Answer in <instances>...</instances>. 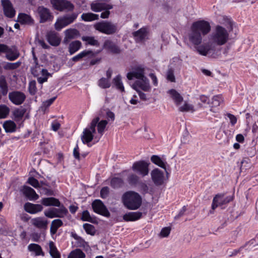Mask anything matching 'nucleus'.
Masks as SVG:
<instances>
[{
	"label": "nucleus",
	"mask_w": 258,
	"mask_h": 258,
	"mask_svg": "<svg viewBox=\"0 0 258 258\" xmlns=\"http://www.w3.org/2000/svg\"><path fill=\"white\" fill-rule=\"evenodd\" d=\"M106 114L107 120H100L99 117H96L84 129L81 135V140L84 144L91 147L90 143L92 141L94 144L99 142L104 133L108 122H112L115 119L114 114Z\"/></svg>",
	"instance_id": "1"
},
{
	"label": "nucleus",
	"mask_w": 258,
	"mask_h": 258,
	"mask_svg": "<svg viewBox=\"0 0 258 258\" xmlns=\"http://www.w3.org/2000/svg\"><path fill=\"white\" fill-rule=\"evenodd\" d=\"M210 24L205 20H199L194 22L191 26V32L189 35V41L195 45L201 44L202 35L208 34L211 31Z\"/></svg>",
	"instance_id": "2"
},
{
	"label": "nucleus",
	"mask_w": 258,
	"mask_h": 258,
	"mask_svg": "<svg viewBox=\"0 0 258 258\" xmlns=\"http://www.w3.org/2000/svg\"><path fill=\"white\" fill-rule=\"evenodd\" d=\"M121 200L124 207L131 210H137L142 203L141 196L138 192L132 190L124 192Z\"/></svg>",
	"instance_id": "3"
},
{
	"label": "nucleus",
	"mask_w": 258,
	"mask_h": 258,
	"mask_svg": "<svg viewBox=\"0 0 258 258\" xmlns=\"http://www.w3.org/2000/svg\"><path fill=\"white\" fill-rule=\"evenodd\" d=\"M229 35V32L226 28L222 26L217 25L211 35V40L213 44L221 46L227 43Z\"/></svg>",
	"instance_id": "4"
},
{
	"label": "nucleus",
	"mask_w": 258,
	"mask_h": 258,
	"mask_svg": "<svg viewBox=\"0 0 258 258\" xmlns=\"http://www.w3.org/2000/svg\"><path fill=\"white\" fill-rule=\"evenodd\" d=\"M94 27L95 30L106 35H112L117 31V24L107 21L97 22L94 24Z\"/></svg>",
	"instance_id": "5"
},
{
	"label": "nucleus",
	"mask_w": 258,
	"mask_h": 258,
	"mask_svg": "<svg viewBox=\"0 0 258 258\" xmlns=\"http://www.w3.org/2000/svg\"><path fill=\"white\" fill-rule=\"evenodd\" d=\"M196 51L200 55L203 56L210 55L211 57L215 58L217 55L216 48L212 43H207L204 44L198 45H194Z\"/></svg>",
	"instance_id": "6"
},
{
	"label": "nucleus",
	"mask_w": 258,
	"mask_h": 258,
	"mask_svg": "<svg viewBox=\"0 0 258 258\" xmlns=\"http://www.w3.org/2000/svg\"><path fill=\"white\" fill-rule=\"evenodd\" d=\"M78 14L73 13L71 14L65 15L62 17L58 18L54 24L55 29L57 31H60L63 28L73 23L77 18Z\"/></svg>",
	"instance_id": "7"
},
{
	"label": "nucleus",
	"mask_w": 258,
	"mask_h": 258,
	"mask_svg": "<svg viewBox=\"0 0 258 258\" xmlns=\"http://www.w3.org/2000/svg\"><path fill=\"white\" fill-rule=\"evenodd\" d=\"M5 54V57L10 61L16 60L20 56L19 51L15 47L11 48L5 44L0 43V55Z\"/></svg>",
	"instance_id": "8"
},
{
	"label": "nucleus",
	"mask_w": 258,
	"mask_h": 258,
	"mask_svg": "<svg viewBox=\"0 0 258 258\" xmlns=\"http://www.w3.org/2000/svg\"><path fill=\"white\" fill-rule=\"evenodd\" d=\"M234 195L225 197L224 194H218L214 197L211 206L212 209L214 210L219 206L225 205L233 200Z\"/></svg>",
	"instance_id": "9"
},
{
	"label": "nucleus",
	"mask_w": 258,
	"mask_h": 258,
	"mask_svg": "<svg viewBox=\"0 0 258 258\" xmlns=\"http://www.w3.org/2000/svg\"><path fill=\"white\" fill-rule=\"evenodd\" d=\"M59 207V208H52L45 210L44 212V215L49 218L64 217L68 214V211L63 205Z\"/></svg>",
	"instance_id": "10"
},
{
	"label": "nucleus",
	"mask_w": 258,
	"mask_h": 258,
	"mask_svg": "<svg viewBox=\"0 0 258 258\" xmlns=\"http://www.w3.org/2000/svg\"><path fill=\"white\" fill-rule=\"evenodd\" d=\"M50 3L55 10L60 12L73 11L74 9V5L67 0H50Z\"/></svg>",
	"instance_id": "11"
},
{
	"label": "nucleus",
	"mask_w": 258,
	"mask_h": 258,
	"mask_svg": "<svg viewBox=\"0 0 258 258\" xmlns=\"http://www.w3.org/2000/svg\"><path fill=\"white\" fill-rule=\"evenodd\" d=\"M149 164L145 161H139L133 163L132 170L142 175L145 176L149 173Z\"/></svg>",
	"instance_id": "12"
},
{
	"label": "nucleus",
	"mask_w": 258,
	"mask_h": 258,
	"mask_svg": "<svg viewBox=\"0 0 258 258\" xmlns=\"http://www.w3.org/2000/svg\"><path fill=\"white\" fill-rule=\"evenodd\" d=\"M92 207L95 213L105 217H109L110 213L100 200H95L92 204Z\"/></svg>",
	"instance_id": "13"
},
{
	"label": "nucleus",
	"mask_w": 258,
	"mask_h": 258,
	"mask_svg": "<svg viewBox=\"0 0 258 258\" xmlns=\"http://www.w3.org/2000/svg\"><path fill=\"white\" fill-rule=\"evenodd\" d=\"M9 98L13 104L19 105L24 102L26 96L23 92L15 91L9 93Z\"/></svg>",
	"instance_id": "14"
},
{
	"label": "nucleus",
	"mask_w": 258,
	"mask_h": 258,
	"mask_svg": "<svg viewBox=\"0 0 258 258\" xmlns=\"http://www.w3.org/2000/svg\"><path fill=\"white\" fill-rule=\"evenodd\" d=\"M103 49L113 54H119L121 50L120 47L114 42L110 40H106L103 45Z\"/></svg>",
	"instance_id": "15"
},
{
	"label": "nucleus",
	"mask_w": 258,
	"mask_h": 258,
	"mask_svg": "<svg viewBox=\"0 0 258 258\" xmlns=\"http://www.w3.org/2000/svg\"><path fill=\"white\" fill-rule=\"evenodd\" d=\"M151 179L156 186L163 184L164 181V172L158 168L153 170L151 172Z\"/></svg>",
	"instance_id": "16"
},
{
	"label": "nucleus",
	"mask_w": 258,
	"mask_h": 258,
	"mask_svg": "<svg viewBox=\"0 0 258 258\" xmlns=\"http://www.w3.org/2000/svg\"><path fill=\"white\" fill-rule=\"evenodd\" d=\"M2 5L5 15L10 18H13L15 15L16 12L10 1L2 0Z\"/></svg>",
	"instance_id": "17"
},
{
	"label": "nucleus",
	"mask_w": 258,
	"mask_h": 258,
	"mask_svg": "<svg viewBox=\"0 0 258 258\" xmlns=\"http://www.w3.org/2000/svg\"><path fill=\"white\" fill-rule=\"evenodd\" d=\"M38 11L40 16V23H45L47 21H52L53 16L48 9L43 7H39Z\"/></svg>",
	"instance_id": "18"
},
{
	"label": "nucleus",
	"mask_w": 258,
	"mask_h": 258,
	"mask_svg": "<svg viewBox=\"0 0 258 258\" xmlns=\"http://www.w3.org/2000/svg\"><path fill=\"white\" fill-rule=\"evenodd\" d=\"M47 40L52 46H58L60 43L61 39L57 33L54 31H49L46 35Z\"/></svg>",
	"instance_id": "19"
},
{
	"label": "nucleus",
	"mask_w": 258,
	"mask_h": 258,
	"mask_svg": "<svg viewBox=\"0 0 258 258\" xmlns=\"http://www.w3.org/2000/svg\"><path fill=\"white\" fill-rule=\"evenodd\" d=\"M148 34V29L143 27L138 31L133 32V35L136 42H142L145 40Z\"/></svg>",
	"instance_id": "20"
},
{
	"label": "nucleus",
	"mask_w": 258,
	"mask_h": 258,
	"mask_svg": "<svg viewBox=\"0 0 258 258\" xmlns=\"http://www.w3.org/2000/svg\"><path fill=\"white\" fill-rule=\"evenodd\" d=\"M22 191L23 195L30 201H36L39 198V196L32 188L24 186Z\"/></svg>",
	"instance_id": "21"
},
{
	"label": "nucleus",
	"mask_w": 258,
	"mask_h": 258,
	"mask_svg": "<svg viewBox=\"0 0 258 258\" xmlns=\"http://www.w3.org/2000/svg\"><path fill=\"white\" fill-rule=\"evenodd\" d=\"M21 64V62L18 61L16 62H9L3 61L0 63V75L3 73V69L5 70H14L18 69Z\"/></svg>",
	"instance_id": "22"
},
{
	"label": "nucleus",
	"mask_w": 258,
	"mask_h": 258,
	"mask_svg": "<svg viewBox=\"0 0 258 258\" xmlns=\"http://www.w3.org/2000/svg\"><path fill=\"white\" fill-rule=\"evenodd\" d=\"M65 37L63 41L65 43H68L72 39H75L80 36L79 31L74 28H70L64 31Z\"/></svg>",
	"instance_id": "23"
},
{
	"label": "nucleus",
	"mask_w": 258,
	"mask_h": 258,
	"mask_svg": "<svg viewBox=\"0 0 258 258\" xmlns=\"http://www.w3.org/2000/svg\"><path fill=\"white\" fill-rule=\"evenodd\" d=\"M25 210L31 214H36L43 210V207L40 204L26 203L24 205Z\"/></svg>",
	"instance_id": "24"
},
{
	"label": "nucleus",
	"mask_w": 258,
	"mask_h": 258,
	"mask_svg": "<svg viewBox=\"0 0 258 258\" xmlns=\"http://www.w3.org/2000/svg\"><path fill=\"white\" fill-rule=\"evenodd\" d=\"M112 8V5L103 3H97L92 4L91 5V10L95 12H101L104 10H110Z\"/></svg>",
	"instance_id": "25"
},
{
	"label": "nucleus",
	"mask_w": 258,
	"mask_h": 258,
	"mask_svg": "<svg viewBox=\"0 0 258 258\" xmlns=\"http://www.w3.org/2000/svg\"><path fill=\"white\" fill-rule=\"evenodd\" d=\"M41 203L45 206H54L59 207L60 206L59 201L53 197L42 198Z\"/></svg>",
	"instance_id": "26"
},
{
	"label": "nucleus",
	"mask_w": 258,
	"mask_h": 258,
	"mask_svg": "<svg viewBox=\"0 0 258 258\" xmlns=\"http://www.w3.org/2000/svg\"><path fill=\"white\" fill-rule=\"evenodd\" d=\"M142 216L141 212H131L125 214L123 216V219L125 221H134L140 219Z\"/></svg>",
	"instance_id": "27"
},
{
	"label": "nucleus",
	"mask_w": 258,
	"mask_h": 258,
	"mask_svg": "<svg viewBox=\"0 0 258 258\" xmlns=\"http://www.w3.org/2000/svg\"><path fill=\"white\" fill-rule=\"evenodd\" d=\"M24 114H12L11 118L14 120L19 128L23 126V122L25 119L29 118V114L24 116Z\"/></svg>",
	"instance_id": "28"
},
{
	"label": "nucleus",
	"mask_w": 258,
	"mask_h": 258,
	"mask_svg": "<svg viewBox=\"0 0 258 258\" xmlns=\"http://www.w3.org/2000/svg\"><path fill=\"white\" fill-rule=\"evenodd\" d=\"M17 21L21 24L31 25L34 21L31 17L25 13H20L18 16Z\"/></svg>",
	"instance_id": "29"
},
{
	"label": "nucleus",
	"mask_w": 258,
	"mask_h": 258,
	"mask_svg": "<svg viewBox=\"0 0 258 258\" xmlns=\"http://www.w3.org/2000/svg\"><path fill=\"white\" fill-rule=\"evenodd\" d=\"M3 126L7 133H14L16 131L17 125L13 120H8L5 121Z\"/></svg>",
	"instance_id": "30"
},
{
	"label": "nucleus",
	"mask_w": 258,
	"mask_h": 258,
	"mask_svg": "<svg viewBox=\"0 0 258 258\" xmlns=\"http://www.w3.org/2000/svg\"><path fill=\"white\" fill-rule=\"evenodd\" d=\"M223 102L224 98L223 97L222 95L219 94L213 96V97L212 99V102L211 104V109H210V110L213 112H215L213 110V108L220 106L221 104L223 103Z\"/></svg>",
	"instance_id": "31"
},
{
	"label": "nucleus",
	"mask_w": 258,
	"mask_h": 258,
	"mask_svg": "<svg viewBox=\"0 0 258 258\" xmlns=\"http://www.w3.org/2000/svg\"><path fill=\"white\" fill-rule=\"evenodd\" d=\"M127 182L132 187H136L141 181L140 177L135 173H130L128 175Z\"/></svg>",
	"instance_id": "32"
},
{
	"label": "nucleus",
	"mask_w": 258,
	"mask_h": 258,
	"mask_svg": "<svg viewBox=\"0 0 258 258\" xmlns=\"http://www.w3.org/2000/svg\"><path fill=\"white\" fill-rule=\"evenodd\" d=\"M29 251L34 253L36 256L43 255L44 253L41 247L38 244L31 243L28 246Z\"/></svg>",
	"instance_id": "33"
},
{
	"label": "nucleus",
	"mask_w": 258,
	"mask_h": 258,
	"mask_svg": "<svg viewBox=\"0 0 258 258\" xmlns=\"http://www.w3.org/2000/svg\"><path fill=\"white\" fill-rule=\"evenodd\" d=\"M168 93L170 95L171 97L177 105H179L183 101V97L175 89H172L169 90Z\"/></svg>",
	"instance_id": "34"
},
{
	"label": "nucleus",
	"mask_w": 258,
	"mask_h": 258,
	"mask_svg": "<svg viewBox=\"0 0 258 258\" xmlns=\"http://www.w3.org/2000/svg\"><path fill=\"white\" fill-rule=\"evenodd\" d=\"M63 225V222L59 219H56L53 220L51 224L50 228V232L51 235L55 234L58 229L62 226Z\"/></svg>",
	"instance_id": "35"
},
{
	"label": "nucleus",
	"mask_w": 258,
	"mask_h": 258,
	"mask_svg": "<svg viewBox=\"0 0 258 258\" xmlns=\"http://www.w3.org/2000/svg\"><path fill=\"white\" fill-rule=\"evenodd\" d=\"M110 186L114 189L122 187L124 185L123 180L118 177H114L110 180Z\"/></svg>",
	"instance_id": "36"
},
{
	"label": "nucleus",
	"mask_w": 258,
	"mask_h": 258,
	"mask_svg": "<svg viewBox=\"0 0 258 258\" xmlns=\"http://www.w3.org/2000/svg\"><path fill=\"white\" fill-rule=\"evenodd\" d=\"M32 224L38 228H44L46 227L47 221L42 217H37L32 220Z\"/></svg>",
	"instance_id": "37"
},
{
	"label": "nucleus",
	"mask_w": 258,
	"mask_h": 258,
	"mask_svg": "<svg viewBox=\"0 0 258 258\" xmlns=\"http://www.w3.org/2000/svg\"><path fill=\"white\" fill-rule=\"evenodd\" d=\"M88 55H90V56L93 57L94 56V53L92 50H85L81 52L80 53H79L76 56H74L72 58V59L73 61L76 62V61H79L81 59H82L84 57H85V56H87Z\"/></svg>",
	"instance_id": "38"
},
{
	"label": "nucleus",
	"mask_w": 258,
	"mask_h": 258,
	"mask_svg": "<svg viewBox=\"0 0 258 258\" xmlns=\"http://www.w3.org/2000/svg\"><path fill=\"white\" fill-rule=\"evenodd\" d=\"M40 72L41 76L37 77V82L40 84L47 82L48 78L52 76V75L46 69H42Z\"/></svg>",
	"instance_id": "39"
},
{
	"label": "nucleus",
	"mask_w": 258,
	"mask_h": 258,
	"mask_svg": "<svg viewBox=\"0 0 258 258\" xmlns=\"http://www.w3.org/2000/svg\"><path fill=\"white\" fill-rule=\"evenodd\" d=\"M82 43L79 40H75L69 44V51L71 55L74 54L78 50H79L81 47Z\"/></svg>",
	"instance_id": "40"
},
{
	"label": "nucleus",
	"mask_w": 258,
	"mask_h": 258,
	"mask_svg": "<svg viewBox=\"0 0 258 258\" xmlns=\"http://www.w3.org/2000/svg\"><path fill=\"white\" fill-rule=\"evenodd\" d=\"M152 162L166 170V162L158 155H153L151 158Z\"/></svg>",
	"instance_id": "41"
},
{
	"label": "nucleus",
	"mask_w": 258,
	"mask_h": 258,
	"mask_svg": "<svg viewBox=\"0 0 258 258\" xmlns=\"http://www.w3.org/2000/svg\"><path fill=\"white\" fill-rule=\"evenodd\" d=\"M82 19L85 22H91L99 19V15L92 13H83L81 15Z\"/></svg>",
	"instance_id": "42"
},
{
	"label": "nucleus",
	"mask_w": 258,
	"mask_h": 258,
	"mask_svg": "<svg viewBox=\"0 0 258 258\" xmlns=\"http://www.w3.org/2000/svg\"><path fill=\"white\" fill-rule=\"evenodd\" d=\"M49 253L52 258H60V254L53 242L50 241L49 242Z\"/></svg>",
	"instance_id": "43"
},
{
	"label": "nucleus",
	"mask_w": 258,
	"mask_h": 258,
	"mask_svg": "<svg viewBox=\"0 0 258 258\" xmlns=\"http://www.w3.org/2000/svg\"><path fill=\"white\" fill-rule=\"evenodd\" d=\"M113 83L115 86L116 88L119 90L121 92L124 91V88L121 81V77L120 75H117L113 79Z\"/></svg>",
	"instance_id": "44"
},
{
	"label": "nucleus",
	"mask_w": 258,
	"mask_h": 258,
	"mask_svg": "<svg viewBox=\"0 0 258 258\" xmlns=\"http://www.w3.org/2000/svg\"><path fill=\"white\" fill-rule=\"evenodd\" d=\"M133 72L135 78L142 80L145 78L144 68L141 67H137Z\"/></svg>",
	"instance_id": "45"
},
{
	"label": "nucleus",
	"mask_w": 258,
	"mask_h": 258,
	"mask_svg": "<svg viewBox=\"0 0 258 258\" xmlns=\"http://www.w3.org/2000/svg\"><path fill=\"white\" fill-rule=\"evenodd\" d=\"M85 254L80 249L72 251L68 258H85Z\"/></svg>",
	"instance_id": "46"
},
{
	"label": "nucleus",
	"mask_w": 258,
	"mask_h": 258,
	"mask_svg": "<svg viewBox=\"0 0 258 258\" xmlns=\"http://www.w3.org/2000/svg\"><path fill=\"white\" fill-rule=\"evenodd\" d=\"M98 85L102 89H107L111 86V83L108 79L102 77L98 80Z\"/></svg>",
	"instance_id": "47"
},
{
	"label": "nucleus",
	"mask_w": 258,
	"mask_h": 258,
	"mask_svg": "<svg viewBox=\"0 0 258 258\" xmlns=\"http://www.w3.org/2000/svg\"><path fill=\"white\" fill-rule=\"evenodd\" d=\"M82 40L84 41L87 42V43L89 45L92 46H99V43L98 41L94 38V37L92 36H83L82 37Z\"/></svg>",
	"instance_id": "48"
},
{
	"label": "nucleus",
	"mask_w": 258,
	"mask_h": 258,
	"mask_svg": "<svg viewBox=\"0 0 258 258\" xmlns=\"http://www.w3.org/2000/svg\"><path fill=\"white\" fill-rule=\"evenodd\" d=\"M83 228L88 234L94 235L95 233V229L93 225L85 223L83 224Z\"/></svg>",
	"instance_id": "49"
},
{
	"label": "nucleus",
	"mask_w": 258,
	"mask_h": 258,
	"mask_svg": "<svg viewBox=\"0 0 258 258\" xmlns=\"http://www.w3.org/2000/svg\"><path fill=\"white\" fill-rule=\"evenodd\" d=\"M180 111H195L194 106L192 104L185 102L183 105L181 106L179 108Z\"/></svg>",
	"instance_id": "50"
},
{
	"label": "nucleus",
	"mask_w": 258,
	"mask_h": 258,
	"mask_svg": "<svg viewBox=\"0 0 258 258\" xmlns=\"http://www.w3.org/2000/svg\"><path fill=\"white\" fill-rule=\"evenodd\" d=\"M81 219L83 221H88L90 222H92L93 220L91 217L90 213L88 210L84 211L82 214V217Z\"/></svg>",
	"instance_id": "51"
},
{
	"label": "nucleus",
	"mask_w": 258,
	"mask_h": 258,
	"mask_svg": "<svg viewBox=\"0 0 258 258\" xmlns=\"http://www.w3.org/2000/svg\"><path fill=\"white\" fill-rule=\"evenodd\" d=\"M136 84L140 88L145 91H149L150 89V87L148 83L146 82H142L140 81H137L136 82Z\"/></svg>",
	"instance_id": "52"
},
{
	"label": "nucleus",
	"mask_w": 258,
	"mask_h": 258,
	"mask_svg": "<svg viewBox=\"0 0 258 258\" xmlns=\"http://www.w3.org/2000/svg\"><path fill=\"white\" fill-rule=\"evenodd\" d=\"M138 186L139 187L140 191L142 194H146L149 192V187L145 182L141 180Z\"/></svg>",
	"instance_id": "53"
},
{
	"label": "nucleus",
	"mask_w": 258,
	"mask_h": 258,
	"mask_svg": "<svg viewBox=\"0 0 258 258\" xmlns=\"http://www.w3.org/2000/svg\"><path fill=\"white\" fill-rule=\"evenodd\" d=\"M27 182L36 188L39 187L38 180L33 177H29L28 179Z\"/></svg>",
	"instance_id": "54"
},
{
	"label": "nucleus",
	"mask_w": 258,
	"mask_h": 258,
	"mask_svg": "<svg viewBox=\"0 0 258 258\" xmlns=\"http://www.w3.org/2000/svg\"><path fill=\"white\" fill-rule=\"evenodd\" d=\"M109 188L107 186L102 187L100 190V197L102 199H106L108 196Z\"/></svg>",
	"instance_id": "55"
},
{
	"label": "nucleus",
	"mask_w": 258,
	"mask_h": 258,
	"mask_svg": "<svg viewBox=\"0 0 258 258\" xmlns=\"http://www.w3.org/2000/svg\"><path fill=\"white\" fill-rule=\"evenodd\" d=\"M56 97H54L43 102L42 107L44 108V111L53 103Z\"/></svg>",
	"instance_id": "56"
},
{
	"label": "nucleus",
	"mask_w": 258,
	"mask_h": 258,
	"mask_svg": "<svg viewBox=\"0 0 258 258\" xmlns=\"http://www.w3.org/2000/svg\"><path fill=\"white\" fill-rule=\"evenodd\" d=\"M167 79L171 82H175V78L173 71L172 69H169L167 73Z\"/></svg>",
	"instance_id": "57"
},
{
	"label": "nucleus",
	"mask_w": 258,
	"mask_h": 258,
	"mask_svg": "<svg viewBox=\"0 0 258 258\" xmlns=\"http://www.w3.org/2000/svg\"><path fill=\"white\" fill-rule=\"evenodd\" d=\"M225 118H229L231 125L234 126L237 122V119L233 114H226Z\"/></svg>",
	"instance_id": "58"
},
{
	"label": "nucleus",
	"mask_w": 258,
	"mask_h": 258,
	"mask_svg": "<svg viewBox=\"0 0 258 258\" xmlns=\"http://www.w3.org/2000/svg\"><path fill=\"white\" fill-rule=\"evenodd\" d=\"M29 90L30 94H35V93L36 92V83L34 81H31L29 83Z\"/></svg>",
	"instance_id": "59"
},
{
	"label": "nucleus",
	"mask_w": 258,
	"mask_h": 258,
	"mask_svg": "<svg viewBox=\"0 0 258 258\" xmlns=\"http://www.w3.org/2000/svg\"><path fill=\"white\" fill-rule=\"evenodd\" d=\"M51 130L54 132L57 131L60 126V124L56 120H54L51 122Z\"/></svg>",
	"instance_id": "60"
},
{
	"label": "nucleus",
	"mask_w": 258,
	"mask_h": 258,
	"mask_svg": "<svg viewBox=\"0 0 258 258\" xmlns=\"http://www.w3.org/2000/svg\"><path fill=\"white\" fill-rule=\"evenodd\" d=\"M170 232V229L169 227H164L161 230L160 235L163 237H166L169 235Z\"/></svg>",
	"instance_id": "61"
},
{
	"label": "nucleus",
	"mask_w": 258,
	"mask_h": 258,
	"mask_svg": "<svg viewBox=\"0 0 258 258\" xmlns=\"http://www.w3.org/2000/svg\"><path fill=\"white\" fill-rule=\"evenodd\" d=\"M73 155L75 159L78 160H80V154L79 152V148L78 145H76V147L74 149Z\"/></svg>",
	"instance_id": "62"
},
{
	"label": "nucleus",
	"mask_w": 258,
	"mask_h": 258,
	"mask_svg": "<svg viewBox=\"0 0 258 258\" xmlns=\"http://www.w3.org/2000/svg\"><path fill=\"white\" fill-rule=\"evenodd\" d=\"M186 208L185 206H184L179 211L178 214L175 216L174 218L175 219H177L178 218H179L180 217L182 216L185 212L186 211Z\"/></svg>",
	"instance_id": "63"
},
{
	"label": "nucleus",
	"mask_w": 258,
	"mask_h": 258,
	"mask_svg": "<svg viewBox=\"0 0 258 258\" xmlns=\"http://www.w3.org/2000/svg\"><path fill=\"white\" fill-rule=\"evenodd\" d=\"M134 89L137 91L138 95L141 100L143 101H146L147 100L146 94L145 93L137 90L135 87H134Z\"/></svg>",
	"instance_id": "64"
}]
</instances>
